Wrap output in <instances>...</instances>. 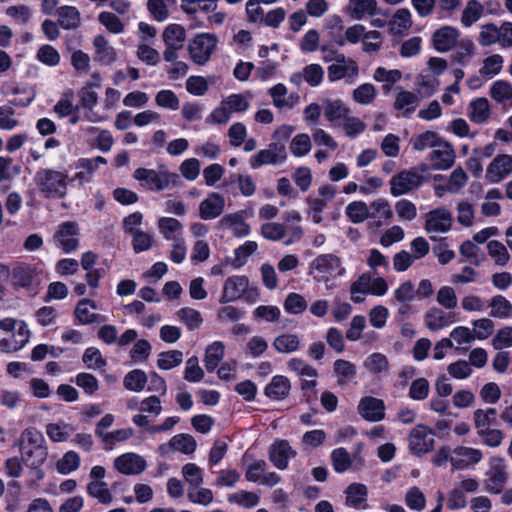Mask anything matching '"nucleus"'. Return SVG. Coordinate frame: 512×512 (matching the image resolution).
<instances>
[{
  "instance_id": "1",
  "label": "nucleus",
  "mask_w": 512,
  "mask_h": 512,
  "mask_svg": "<svg viewBox=\"0 0 512 512\" xmlns=\"http://www.w3.org/2000/svg\"><path fill=\"white\" fill-rule=\"evenodd\" d=\"M34 182L45 198L63 199L68 192L69 175L66 170L41 168L35 173Z\"/></svg>"
},
{
  "instance_id": "2",
  "label": "nucleus",
  "mask_w": 512,
  "mask_h": 512,
  "mask_svg": "<svg viewBox=\"0 0 512 512\" xmlns=\"http://www.w3.org/2000/svg\"><path fill=\"white\" fill-rule=\"evenodd\" d=\"M30 331L22 320L5 318L0 321V350L15 352L22 349L29 341Z\"/></svg>"
},
{
  "instance_id": "3",
  "label": "nucleus",
  "mask_w": 512,
  "mask_h": 512,
  "mask_svg": "<svg viewBox=\"0 0 512 512\" xmlns=\"http://www.w3.org/2000/svg\"><path fill=\"white\" fill-rule=\"evenodd\" d=\"M251 98L250 92L228 95L206 117V123L226 124L231 119L233 113H245L250 108Z\"/></svg>"
},
{
  "instance_id": "4",
  "label": "nucleus",
  "mask_w": 512,
  "mask_h": 512,
  "mask_svg": "<svg viewBox=\"0 0 512 512\" xmlns=\"http://www.w3.org/2000/svg\"><path fill=\"white\" fill-rule=\"evenodd\" d=\"M11 285L16 289L31 290L38 287L43 278L42 263L17 262L10 271Z\"/></svg>"
},
{
  "instance_id": "5",
  "label": "nucleus",
  "mask_w": 512,
  "mask_h": 512,
  "mask_svg": "<svg viewBox=\"0 0 512 512\" xmlns=\"http://www.w3.org/2000/svg\"><path fill=\"white\" fill-rule=\"evenodd\" d=\"M310 274L318 282L328 283L330 280L345 275L340 257L335 254H321L310 263Z\"/></svg>"
},
{
  "instance_id": "6",
  "label": "nucleus",
  "mask_w": 512,
  "mask_h": 512,
  "mask_svg": "<svg viewBox=\"0 0 512 512\" xmlns=\"http://www.w3.org/2000/svg\"><path fill=\"white\" fill-rule=\"evenodd\" d=\"M388 291V284L382 277H373L369 273L361 274L350 286L351 300L362 303L365 295L383 296Z\"/></svg>"
},
{
  "instance_id": "7",
  "label": "nucleus",
  "mask_w": 512,
  "mask_h": 512,
  "mask_svg": "<svg viewBox=\"0 0 512 512\" xmlns=\"http://www.w3.org/2000/svg\"><path fill=\"white\" fill-rule=\"evenodd\" d=\"M133 177L145 189L157 192L167 189L178 178L175 173L165 169L154 170L147 168H137L133 173Z\"/></svg>"
},
{
  "instance_id": "8",
  "label": "nucleus",
  "mask_w": 512,
  "mask_h": 512,
  "mask_svg": "<svg viewBox=\"0 0 512 512\" xmlns=\"http://www.w3.org/2000/svg\"><path fill=\"white\" fill-rule=\"evenodd\" d=\"M218 44V38L212 33H199L188 44V52L191 60L198 64H206L214 53Z\"/></svg>"
},
{
  "instance_id": "9",
  "label": "nucleus",
  "mask_w": 512,
  "mask_h": 512,
  "mask_svg": "<svg viewBox=\"0 0 512 512\" xmlns=\"http://www.w3.org/2000/svg\"><path fill=\"white\" fill-rule=\"evenodd\" d=\"M485 477L486 490L491 494H499L509 479L505 459L499 456L490 457Z\"/></svg>"
},
{
  "instance_id": "10",
  "label": "nucleus",
  "mask_w": 512,
  "mask_h": 512,
  "mask_svg": "<svg viewBox=\"0 0 512 512\" xmlns=\"http://www.w3.org/2000/svg\"><path fill=\"white\" fill-rule=\"evenodd\" d=\"M45 442L44 436L40 431L35 428L25 429L19 439V447L21 456L25 460H29L34 453H38L39 459L33 462L32 465H40L45 459V451L42 447Z\"/></svg>"
},
{
  "instance_id": "11",
  "label": "nucleus",
  "mask_w": 512,
  "mask_h": 512,
  "mask_svg": "<svg viewBox=\"0 0 512 512\" xmlns=\"http://www.w3.org/2000/svg\"><path fill=\"white\" fill-rule=\"evenodd\" d=\"M287 160L286 147L281 142H271L266 148L259 150L249 160L252 169H258L264 165H281Z\"/></svg>"
},
{
  "instance_id": "12",
  "label": "nucleus",
  "mask_w": 512,
  "mask_h": 512,
  "mask_svg": "<svg viewBox=\"0 0 512 512\" xmlns=\"http://www.w3.org/2000/svg\"><path fill=\"white\" fill-rule=\"evenodd\" d=\"M423 183V175L416 168L403 170L390 179V193L394 197L408 194Z\"/></svg>"
},
{
  "instance_id": "13",
  "label": "nucleus",
  "mask_w": 512,
  "mask_h": 512,
  "mask_svg": "<svg viewBox=\"0 0 512 512\" xmlns=\"http://www.w3.org/2000/svg\"><path fill=\"white\" fill-rule=\"evenodd\" d=\"M55 245L64 253L75 252L79 247V226L75 221H66L58 225L53 236Z\"/></svg>"
},
{
  "instance_id": "14",
  "label": "nucleus",
  "mask_w": 512,
  "mask_h": 512,
  "mask_svg": "<svg viewBox=\"0 0 512 512\" xmlns=\"http://www.w3.org/2000/svg\"><path fill=\"white\" fill-rule=\"evenodd\" d=\"M408 441L409 451L416 456H422L433 450L434 432L429 427L419 424L411 430Z\"/></svg>"
},
{
  "instance_id": "15",
  "label": "nucleus",
  "mask_w": 512,
  "mask_h": 512,
  "mask_svg": "<svg viewBox=\"0 0 512 512\" xmlns=\"http://www.w3.org/2000/svg\"><path fill=\"white\" fill-rule=\"evenodd\" d=\"M428 159L434 170H448L455 162L456 153L450 142L441 138L429 153Z\"/></svg>"
},
{
  "instance_id": "16",
  "label": "nucleus",
  "mask_w": 512,
  "mask_h": 512,
  "mask_svg": "<svg viewBox=\"0 0 512 512\" xmlns=\"http://www.w3.org/2000/svg\"><path fill=\"white\" fill-rule=\"evenodd\" d=\"M327 74L329 82L346 79L353 83L359 76V66L354 59L340 56V61L328 66Z\"/></svg>"
},
{
  "instance_id": "17",
  "label": "nucleus",
  "mask_w": 512,
  "mask_h": 512,
  "mask_svg": "<svg viewBox=\"0 0 512 512\" xmlns=\"http://www.w3.org/2000/svg\"><path fill=\"white\" fill-rule=\"evenodd\" d=\"M297 455L287 440H275L268 449V457L270 462L279 470H286L289 461Z\"/></svg>"
},
{
  "instance_id": "18",
  "label": "nucleus",
  "mask_w": 512,
  "mask_h": 512,
  "mask_svg": "<svg viewBox=\"0 0 512 512\" xmlns=\"http://www.w3.org/2000/svg\"><path fill=\"white\" fill-rule=\"evenodd\" d=\"M483 458V453L480 449L458 446L451 452V466L456 470H463L469 466L478 464Z\"/></svg>"
},
{
  "instance_id": "19",
  "label": "nucleus",
  "mask_w": 512,
  "mask_h": 512,
  "mask_svg": "<svg viewBox=\"0 0 512 512\" xmlns=\"http://www.w3.org/2000/svg\"><path fill=\"white\" fill-rule=\"evenodd\" d=\"M114 468L124 475H138L142 473L146 467V460L139 454L128 452L114 459Z\"/></svg>"
},
{
  "instance_id": "20",
  "label": "nucleus",
  "mask_w": 512,
  "mask_h": 512,
  "mask_svg": "<svg viewBox=\"0 0 512 512\" xmlns=\"http://www.w3.org/2000/svg\"><path fill=\"white\" fill-rule=\"evenodd\" d=\"M452 222V214L447 209L436 208L427 213L425 229L429 233H445L450 230Z\"/></svg>"
},
{
  "instance_id": "21",
  "label": "nucleus",
  "mask_w": 512,
  "mask_h": 512,
  "mask_svg": "<svg viewBox=\"0 0 512 512\" xmlns=\"http://www.w3.org/2000/svg\"><path fill=\"white\" fill-rule=\"evenodd\" d=\"M249 286V279L243 275L228 277L223 285L221 303L233 302L241 298Z\"/></svg>"
},
{
  "instance_id": "22",
  "label": "nucleus",
  "mask_w": 512,
  "mask_h": 512,
  "mask_svg": "<svg viewBox=\"0 0 512 512\" xmlns=\"http://www.w3.org/2000/svg\"><path fill=\"white\" fill-rule=\"evenodd\" d=\"M512 172V156H496L486 169V179L490 183H499Z\"/></svg>"
},
{
  "instance_id": "23",
  "label": "nucleus",
  "mask_w": 512,
  "mask_h": 512,
  "mask_svg": "<svg viewBox=\"0 0 512 512\" xmlns=\"http://www.w3.org/2000/svg\"><path fill=\"white\" fill-rule=\"evenodd\" d=\"M358 412L365 420L378 422L385 417V404L381 399L366 396L360 400Z\"/></svg>"
},
{
  "instance_id": "24",
  "label": "nucleus",
  "mask_w": 512,
  "mask_h": 512,
  "mask_svg": "<svg viewBox=\"0 0 512 512\" xmlns=\"http://www.w3.org/2000/svg\"><path fill=\"white\" fill-rule=\"evenodd\" d=\"M224 208L225 198L217 192H211L199 204V216L203 220H212L219 217Z\"/></svg>"
},
{
  "instance_id": "25",
  "label": "nucleus",
  "mask_w": 512,
  "mask_h": 512,
  "mask_svg": "<svg viewBox=\"0 0 512 512\" xmlns=\"http://www.w3.org/2000/svg\"><path fill=\"white\" fill-rule=\"evenodd\" d=\"M419 96L411 91L405 90L402 87H397L394 109L397 110L404 118H409L416 110L419 103Z\"/></svg>"
},
{
  "instance_id": "26",
  "label": "nucleus",
  "mask_w": 512,
  "mask_h": 512,
  "mask_svg": "<svg viewBox=\"0 0 512 512\" xmlns=\"http://www.w3.org/2000/svg\"><path fill=\"white\" fill-rule=\"evenodd\" d=\"M459 36V30L455 27L443 26L433 34L434 48L441 53L448 52L455 47Z\"/></svg>"
},
{
  "instance_id": "27",
  "label": "nucleus",
  "mask_w": 512,
  "mask_h": 512,
  "mask_svg": "<svg viewBox=\"0 0 512 512\" xmlns=\"http://www.w3.org/2000/svg\"><path fill=\"white\" fill-rule=\"evenodd\" d=\"M219 224L222 228L231 230L232 234L238 238L246 237L251 232L249 224L245 222L243 212L226 214Z\"/></svg>"
},
{
  "instance_id": "28",
  "label": "nucleus",
  "mask_w": 512,
  "mask_h": 512,
  "mask_svg": "<svg viewBox=\"0 0 512 512\" xmlns=\"http://www.w3.org/2000/svg\"><path fill=\"white\" fill-rule=\"evenodd\" d=\"M197 447L196 440L190 434L180 433L173 436L166 444L159 447L161 454H166L169 449L179 451L184 454H192Z\"/></svg>"
},
{
  "instance_id": "29",
  "label": "nucleus",
  "mask_w": 512,
  "mask_h": 512,
  "mask_svg": "<svg viewBox=\"0 0 512 512\" xmlns=\"http://www.w3.org/2000/svg\"><path fill=\"white\" fill-rule=\"evenodd\" d=\"M95 61L102 65H111L117 59V53L113 46L103 35H97L93 39Z\"/></svg>"
},
{
  "instance_id": "30",
  "label": "nucleus",
  "mask_w": 512,
  "mask_h": 512,
  "mask_svg": "<svg viewBox=\"0 0 512 512\" xmlns=\"http://www.w3.org/2000/svg\"><path fill=\"white\" fill-rule=\"evenodd\" d=\"M268 93L272 98L273 105L279 110L291 109L299 98L297 94L288 95V89L282 83L272 86Z\"/></svg>"
},
{
  "instance_id": "31",
  "label": "nucleus",
  "mask_w": 512,
  "mask_h": 512,
  "mask_svg": "<svg viewBox=\"0 0 512 512\" xmlns=\"http://www.w3.org/2000/svg\"><path fill=\"white\" fill-rule=\"evenodd\" d=\"M348 11L355 20H362L378 14L377 0H349Z\"/></svg>"
},
{
  "instance_id": "32",
  "label": "nucleus",
  "mask_w": 512,
  "mask_h": 512,
  "mask_svg": "<svg viewBox=\"0 0 512 512\" xmlns=\"http://www.w3.org/2000/svg\"><path fill=\"white\" fill-rule=\"evenodd\" d=\"M290 389L289 379L283 375H276L266 385L264 394L271 400L279 401L289 395Z\"/></svg>"
},
{
  "instance_id": "33",
  "label": "nucleus",
  "mask_w": 512,
  "mask_h": 512,
  "mask_svg": "<svg viewBox=\"0 0 512 512\" xmlns=\"http://www.w3.org/2000/svg\"><path fill=\"white\" fill-rule=\"evenodd\" d=\"M324 116L329 122L344 120L350 113L341 99H324L322 101Z\"/></svg>"
},
{
  "instance_id": "34",
  "label": "nucleus",
  "mask_w": 512,
  "mask_h": 512,
  "mask_svg": "<svg viewBox=\"0 0 512 512\" xmlns=\"http://www.w3.org/2000/svg\"><path fill=\"white\" fill-rule=\"evenodd\" d=\"M346 505L352 508H367L368 489L364 484L353 483L346 490Z\"/></svg>"
},
{
  "instance_id": "35",
  "label": "nucleus",
  "mask_w": 512,
  "mask_h": 512,
  "mask_svg": "<svg viewBox=\"0 0 512 512\" xmlns=\"http://www.w3.org/2000/svg\"><path fill=\"white\" fill-rule=\"evenodd\" d=\"M373 80L383 83L382 91L384 94L391 92L394 84L402 79V72L398 69H386L385 67H377L372 75Z\"/></svg>"
},
{
  "instance_id": "36",
  "label": "nucleus",
  "mask_w": 512,
  "mask_h": 512,
  "mask_svg": "<svg viewBox=\"0 0 512 512\" xmlns=\"http://www.w3.org/2000/svg\"><path fill=\"white\" fill-rule=\"evenodd\" d=\"M58 22L63 29H76L81 23V15L75 6L64 5L57 9Z\"/></svg>"
},
{
  "instance_id": "37",
  "label": "nucleus",
  "mask_w": 512,
  "mask_h": 512,
  "mask_svg": "<svg viewBox=\"0 0 512 512\" xmlns=\"http://www.w3.org/2000/svg\"><path fill=\"white\" fill-rule=\"evenodd\" d=\"M238 184L240 193L244 197L252 196L256 191V184L250 175L244 174H231L223 183V188L229 191V186L232 184Z\"/></svg>"
},
{
  "instance_id": "38",
  "label": "nucleus",
  "mask_w": 512,
  "mask_h": 512,
  "mask_svg": "<svg viewBox=\"0 0 512 512\" xmlns=\"http://www.w3.org/2000/svg\"><path fill=\"white\" fill-rule=\"evenodd\" d=\"M81 105L87 110L86 118L90 122H100L104 118L93 111L98 102V94L89 87H84L79 93Z\"/></svg>"
},
{
  "instance_id": "39",
  "label": "nucleus",
  "mask_w": 512,
  "mask_h": 512,
  "mask_svg": "<svg viewBox=\"0 0 512 512\" xmlns=\"http://www.w3.org/2000/svg\"><path fill=\"white\" fill-rule=\"evenodd\" d=\"M487 307H490L491 309L489 313L491 317L499 319H508L512 316V304L503 295L493 296L489 300Z\"/></svg>"
},
{
  "instance_id": "40",
  "label": "nucleus",
  "mask_w": 512,
  "mask_h": 512,
  "mask_svg": "<svg viewBox=\"0 0 512 512\" xmlns=\"http://www.w3.org/2000/svg\"><path fill=\"white\" fill-rule=\"evenodd\" d=\"M225 346L221 341H214L205 351L204 365L208 372L214 371L224 357Z\"/></svg>"
},
{
  "instance_id": "41",
  "label": "nucleus",
  "mask_w": 512,
  "mask_h": 512,
  "mask_svg": "<svg viewBox=\"0 0 512 512\" xmlns=\"http://www.w3.org/2000/svg\"><path fill=\"white\" fill-rule=\"evenodd\" d=\"M158 229L162 236L169 241L182 239L180 233L183 229L182 223L173 217H161L158 220Z\"/></svg>"
},
{
  "instance_id": "42",
  "label": "nucleus",
  "mask_w": 512,
  "mask_h": 512,
  "mask_svg": "<svg viewBox=\"0 0 512 512\" xmlns=\"http://www.w3.org/2000/svg\"><path fill=\"white\" fill-rule=\"evenodd\" d=\"M484 6L477 0H469L461 14V24L468 28L479 21L484 15Z\"/></svg>"
},
{
  "instance_id": "43",
  "label": "nucleus",
  "mask_w": 512,
  "mask_h": 512,
  "mask_svg": "<svg viewBox=\"0 0 512 512\" xmlns=\"http://www.w3.org/2000/svg\"><path fill=\"white\" fill-rule=\"evenodd\" d=\"M497 411L495 408L476 409L473 412V422L476 432L491 428L497 422Z\"/></svg>"
},
{
  "instance_id": "44",
  "label": "nucleus",
  "mask_w": 512,
  "mask_h": 512,
  "mask_svg": "<svg viewBox=\"0 0 512 512\" xmlns=\"http://www.w3.org/2000/svg\"><path fill=\"white\" fill-rule=\"evenodd\" d=\"M468 116L476 124H482L490 117V105L486 98H477L470 102Z\"/></svg>"
},
{
  "instance_id": "45",
  "label": "nucleus",
  "mask_w": 512,
  "mask_h": 512,
  "mask_svg": "<svg viewBox=\"0 0 512 512\" xmlns=\"http://www.w3.org/2000/svg\"><path fill=\"white\" fill-rule=\"evenodd\" d=\"M451 323L450 316L439 308H431L425 314V324L431 331H439Z\"/></svg>"
},
{
  "instance_id": "46",
  "label": "nucleus",
  "mask_w": 512,
  "mask_h": 512,
  "mask_svg": "<svg viewBox=\"0 0 512 512\" xmlns=\"http://www.w3.org/2000/svg\"><path fill=\"white\" fill-rule=\"evenodd\" d=\"M73 432L74 429L72 425L64 421L49 423L46 425V434L52 442H65Z\"/></svg>"
},
{
  "instance_id": "47",
  "label": "nucleus",
  "mask_w": 512,
  "mask_h": 512,
  "mask_svg": "<svg viewBox=\"0 0 512 512\" xmlns=\"http://www.w3.org/2000/svg\"><path fill=\"white\" fill-rule=\"evenodd\" d=\"M364 368L373 375L386 374L390 365L387 357L379 352L369 355L363 363Z\"/></svg>"
},
{
  "instance_id": "48",
  "label": "nucleus",
  "mask_w": 512,
  "mask_h": 512,
  "mask_svg": "<svg viewBox=\"0 0 512 512\" xmlns=\"http://www.w3.org/2000/svg\"><path fill=\"white\" fill-rule=\"evenodd\" d=\"M165 46L182 48L185 41V29L179 24H169L162 34Z\"/></svg>"
},
{
  "instance_id": "49",
  "label": "nucleus",
  "mask_w": 512,
  "mask_h": 512,
  "mask_svg": "<svg viewBox=\"0 0 512 512\" xmlns=\"http://www.w3.org/2000/svg\"><path fill=\"white\" fill-rule=\"evenodd\" d=\"M369 218L376 219L378 224L386 222L392 218V209L389 202L384 198H378L370 203Z\"/></svg>"
},
{
  "instance_id": "50",
  "label": "nucleus",
  "mask_w": 512,
  "mask_h": 512,
  "mask_svg": "<svg viewBox=\"0 0 512 512\" xmlns=\"http://www.w3.org/2000/svg\"><path fill=\"white\" fill-rule=\"evenodd\" d=\"M404 502L410 510L422 512L426 508L427 499L418 486H412L406 491Z\"/></svg>"
},
{
  "instance_id": "51",
  "label": "nucleus",
  "mask_w": 512,
  "mask_h": 512,
  "mask_svg": "<svg viewBox=\"0 0 512 512\" xmlns=\"http://www.w3.org/2000/svg\"><path fill=\"white\" fill-rule=\"evenodd\" d=\"M504 58L500 54H492L483 60L479 74L486 79H491L498 75L503 68Z\"/></svg>"
},
{
  "instance_id": "52",
  "label": "nucleus",
  "mask_w": 512,
  "mask_h": 512,
  "mask_svg": "<svg viewBox=\"0 0 512 512\" xmlns=\"http://www.w3.org/2000/svg\"><path fill=\"white\" fill-rule=\"evenodd\" d=\"M96 305L89 299L81 300L75 309V315L82 324H91L99 320V315L94 313Z\"/></svg>"
},
{
  "instance_id": "53",
  "label": "nucleus",
  "mask_w": 512,
  "mask_h": 512,
  "mask_svg": "<svg viewBox=\"0 0 512 512\" xmlns=\"http://www.w3.org/2000/svg\"><path fill=\"white\" fill-rule=\"evenodd\" d=\"M442 137L434 131H426L421 134L415 135L411 138L410 142L415 151H424L428 148L431 150Z\"/></svg>"
},
{
  "instance_id": "54",
  "label": "nucleus",
  "mask_w": 512,
  "mask_h": 512,
  "mask_svg": "<svg viewBox=\"0 0 512 512\" xmlns=\"http://www.w3.org/2000/svg\"><path fill=\"white\" fill-rule=\"evenodd\" d=\"M377 97V89L371 83H363L352 92V99L360 105H370Z\"/></svg>"
},
{
  "instance_id": "55",
  "label": "nucleus",
  "mask_w": 512,
  "mask_h": 512,
  "mask_svg": "<svg viewBox=\"0 0 512 512\" xmlns=\"http://www.w3.org/2000/svg\"><path fill=\"white\" fill-rule=\"evenodd\" d=\"M178 319L187 327L189 330L199 329L203 323L201 313L190 307H183L176 312Z\"/></svg>"
},
{
  "instance_id": "56",
  "label": "nucleus",
  "mask_w": 512,
  "mask_h": 512,
  "mask_svg": "<svg viewBox=\"0 0 512 512\" xmlns=\"http://www.w3.org/2000/svg\"><path fill=\"white\" fill-rule=\"evenodd\" d=\"M87 493L89 496L96 498L101 504L108 505L112 502L113 497L109 491L108 484L104 481H91L87 485Z\"/></svg>"
},
{
  "instance_id": "57",
  "label": "nucleus",
  "mask_w": 512,
  "mask_h": 512,
  "mask_svg": "<svg viewBox=\"0 0 512 512\" xmlns=\"http://www.w3.org/2000/svg\"><path fill=\"white\" fill-rule=\"evenodd\" d=\"M85 131L87 134L95 136V143L100 151L109 152L111 150L114 139L110 131L94 126L86 128Z\"/></svg>"
},
{
  "instance_id": "58",
  "label": "nucleus",
  "mask_w": 512,
  "mask_h": 512,
  "mask_svg": "<svg viewBox=\"0 0 512 512\" xmlns=\"http://www.w3.org/2000/svg\"><path fill=\"white\" fill-rule=\"evenodd\" d=\"M300 339L296 334H281L273 342V346L279 353H292L298 350Z\"/></svg>"
},
{
  "instance_id": "59",
  "label": "nucleus",
  "mask_w": 512,
  "mask_h": 512,
  "mask_svg": "<svg viewBox=\"0 0 512 512\" xmlns=\"http://www.w3.org/2000/svg\"><path fill=\"white\" fill-rule=\"evenodd\" d=\"M345 213L353 223H362L369 218L370 211L364 201H353L346 206Z\"/></svg>"
},
{
  "instance_id": "60",
  "label": "nucleus",
  "mask_w": 512,
  "mask_h": 512,
  "mask_svg": "<svg viewBox=\"0 0 512 512\" xmlns=\"http://www.w3.org/2000/svg\"><path fill=\"white\" fill-rule=\"evenodd\" d=\"M80 466V456L75 451L66 452L56 463V470L62 475H68Z\"/></svg>"
},
{
  "instance_id": "61",
  "label": "nucleus",
  "mask_w": 512,
  "mask_h": 512,
  "mask_svg": "<svg viewBox=\"0 0 512 512\" xmlns=\"http://www.w3.org/2000/svg\"><path fill=\"white\" fill-rule=\"evenodd\" d=\"M147 383V375L140 369L130 371L124 377V387L133 392H141Z\"/></svg>"
},
{
  "instance_id": "62",
  "label": "nucleus",
  "mask_w": 512,
  "mask_h": 512,
  "mask_svg": "<svg viewBox=\"0 0 512 512\" xmlns=\"http://www.w3.org/2000/svg\"><path fill=\"white\" fill-rule=\"evenodd\" d=\"M183 361V353L179 350H169L158 354L157 366L161 370H170L179 366Z\"/></svg>"
},
{
  "instance_id": "63",
  "label": "nucleus",
  "mask_w": 512,
  "mask_h": 512,
  "mask_svg": "<svg viewBox=\"0 0 512 512\" xmlns=\"http://www.w3.org/2000/svg\"><path fill=\"white\" fill-rule=\"evenodd\" d=\"M289 148L295 157H303L307 155L312 148L310 136L306 133L297 134L292 138Z\"/></svg>"
},
{
  "instance_id": "64",
  "label": "nucleus",
  "mask_w": 512,
  "mask_h": 512,
  "mask_svg": "<svg viewBox=\"0 0 512 512\" xmlns=\"http://www.w3.org/2000/svg\"><path fill=\"white\" fill-rule=\"evenodd\" d=\"M490 95L499 103L512 101V85L508 81L498 80L491 86Z\"/></svg>"
}]
</instances>
